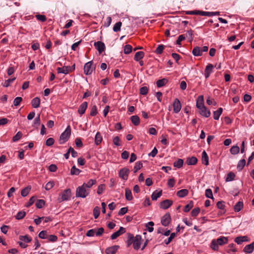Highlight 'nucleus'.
<instances>
[{
    "mask_svg": "<svg viewBox=\"0 0 254 254\" xmlns=\"http://www.w3.org/2000/svg\"><path fill=\"white\" fill-rule=\"evenodd\" d=\"M95 48L98 50L99 54H101L105 49V46L103 42L101 41H97L94 44Z\"/></svg>",
    "mask_w": 254,
    "mask_h": 254,
    "instance_id": "0eeeda50",
    "label": "nucleus"
},
{
    "mask_svg": "<svg viewBox=\"0 0 254 254\" xmlns=\"http://www.w3.org/2000/svg\"><path fill=\"white\" fill-rule=\"evenodd\" d=\"M47 232L46 231L43 230L41 231L39 234V237L41 239H44L47 238Z\"/></svg>",
    "mask_w": 254,
    "mask_h": 254,
    "instance_id": "774afa93",
    "label": "nucleus"
},
{
    "mask_svg": "<svg viewBox=\"0 0 254 254\" xmlns=\"http://www.w3.org/2000/svg\"><path fill=\"white\" fill-rule=\"evenodd\" d=\"M105 189V185L104 184H101L98 187L97 192L99 194H101L103 193L104 190Z\"/></svg>",
    "mask_w": 254,
    "mask_h": 254,
    "instance_id": "69168bd1",
    "label": "nucleus"
},
{
    "mask_svg": "<svg viewBox=\"0 0 254 254\" xmlns=\"http://www.w3.org/2000/svg\"><path fill=\"white\" fill-rule=\"evenodd\" d=\"M192 53L194 56H200L202 55V50H201V48L199 47H195L192 51Z\"/></svg>",
    "mask_w": 254,
    "mask_h": 254,
    "instance_id": "a878e982",
    "label": "nucleus"
},
{
    "mask_svg": "<svg viewBox=\"0 0 254 254\" xmlns=\"http://www.w3.org/2000/svg\"><path fill=\"white\" fill-rule=\"evenodd\" d=\"M90 190L87 189L83 185L78 187L76 190V196L77 197L85 198L89 195Z\"/></svg>",
    "mask_w": 254,
    "mask_h": 254,
    "instance_id": "7ed1b4c3",
    "label": "nucleus"
},
{
    "mask_svg": "<svg viewBox=\"0 0 254 254\" xmlns=\"http://www.w3.org/2000/svg\"><path fill=\"white\" fill-rule=\"evenodd\" d=\"M208 160H209L208 156L206 152H205V151L204 150L202 153V163L207 166L208 165V163H209Z\"/></svg>",
    "mask_w": 254,
    "mask_h": 254,
    "instance_id": "7c9ffc66",
    "label": "nucleus"
},
{
    "mask_svg": "<svg viewBox=\"0 0 254 254\" xmlns=\"http://www.w3.org/2000/svg\"><path fill=\"white\" fill-rule=\"evenodd\" d=\"M148 89L146 86L142 87L139 89L140 94L143 95H145L147 94Z\"/></svg>",
    "mask_w": 254,
    "mask_h": 254,
    "instance_id": "bf43d9fd",
    "label": "nucleus"
},
{
    "mask_svg": "<svg viewBox=\"0 0 254 254\" xmlns=\"http://www.w3.org/2000/svg\"><path fill=\"white\" fill-rule=\"evenodd\" d=\"M144 56V53L142 51L137 52L135 53L134 59L136 61H139Z\"/></svg>",
    "mask_w": 254,
    "mask_h": 254,
    "instance_id": "473e14b6",
    "label": "nucleus"
},
{
    "mask_svg": "<svg viewBox=\"0 0 254 254\" xmlns=\"http://www.w3.org/2000/svg\"><path fill=\"white\" fill-rule=\"evenodd\" d=\"M50 242H55L58 240V237L54 235H50L47 238Z\"/></svg>",
    "mask_w": 254,
    "mask_h": 254,
    "instance_id": "e2e57ef3",
    "label": "nucleus"
},
{
    "mask_svg": "<svg viewBox=\"0 0 254 254\" xmlns=\"http://www.w3.org/2000/svg\"><path fill=\"white\" fill-rule=\"evenodd\" d=\"M175 236H176V234L175 233H172L170 234V236L168 238V239L164 240L165 244L166 245H168L173 240V239L175 238Z\"/></svg>",
    "mask_w": 254,
    "mask_h": 254,
    "instance_id": "864d4df0",
    "label": "nucleus"
},
{
    "mask_svg": "<svg viewBox=\"0 0 254 254\" xmlns=\"http://www.w3.org/2000/svg\"><path fill=\"white\" fill-rule=\"evenodd\" d=\"M218 243L217 242V241H216V240H213L212 241H211V248L214 250V251H217L218 250V249H219V247H218Z\"/></svg>",
    "mask_w": 254,
    "mask_h": 254,
    "instance_id": "4c0bfd02",
    "label": "nucleus"
},
{
    "mask_svg": "<svg viewBox=\"0 0 254 254\" xmlns=\"http://www.w3.org/2000/svg\"><path fill=\"white\" fill-rule=\"evenodd\" d=\"M254 250V242L249 245H246L243 249L244 252L247 254H251L253 252Z\"/></svg>",
    "mask_w": 254,
    "mask_h": 254,
    "instance_id": "4468645a",
    "label": "nucleus"
},
{
    "mask_svg": "<svg viewBox=\"0 0 254 254\" xmlns=\"http://www.w3.org/2000/svg\"><path fill=\"white\" fill-rule=\"evenodd\" d=\"M22 136V133L20 131H18L13 137L12 138V140L14 142L18 141L19 140Z\"/></svg>",
    "mask_w": 254,
    "mask_h": 254,
    "instance_id": "4d7b16f0",
    "label": "nucleus"
},
{
    "mask_svg": "<svg viewBox=\"0 0 254 254\" xmlns=\"http://www.w3.org/2000/svg\"><path fill=\"white\" fill-rule=\"evenodd\" d=\"M235 242L237 244H241L244 242H248L249 240L246 236L237 237L235 239Z\"/></svg>",
    "mask_w": 254,
    "mask_h": 254,
    "instance_id": "dca6fc26",
    "label": "nucleus"
},
{
    "mask_svg": "<svg viewBox=\"0 0 254 254\" xmlns=\"http://www.w3.org/2000/svg\"><path fill=\"white\" fill-rule=\"evenodd\" d=\"M35 17H36L37 19L42 22H45L47 20V18L44 15L37 14L35 15Z\"/></svg>",
    "mask_w": 254,
    "mask_h": 254,
    "instance_id": "680f3d73",
    "label": "nucleus"
},
{
    "mask_svg": "<svg viewBox=\"0 0 254 254\" xmlns=\"http://www.w3.org/2000/svg\"><path fill=\"white\" fill-rule=\"evenodd\" d=\"M141 237L137 235L134 237L133 235L130 233L127 234V247H129L131 244L134 250H138L140 247Z\"/></svg>",
    "mask_w": 254,
    "mask_h": 254,
    "instance_id": "f257e3e1",
    "label": "nucleus"
},
{
    "mask_svg": "<svg viewBox=\"0 0 254 254\" xmlns=\"http://www.w3.org/2000/svg\"><path fill=\"white\" fill-rule=\"evenodd\" d=\"M71 197V190L69 189H67L64 190L63 192H62L58 198V200L59 202H61L62 201L65 200H68L70 199Z\"/></svg>",
    "mask_w": 254,
    "mask_h": 254,
    "instance_id": "20e7f679",
    "label": "nucleus"
},
{
    "mask_svg": "<svg viewBox=\"0 0 254 254\" xmlns=\"http://www.w3.org/2000/svg\"><path fill=\"white\" fill-rule=\"evenodd\" d=\"M173 204V201L170 199H166L162 201L160 203V207L163 209H168Z\"/></svg>",
    "mask_w": 254,
    "mask_h": 254,
    "instance_id": "6e6552de",
    "label": "nucleus"
},
{
    "mask_svg": "<svg viewBox=\"0 0 254 254\" xmlns=\"http://www.w3.org/2000/svg\"><path fill=\"white\" fill-rule=\"evenodd\" d=\"M223 109L222 108H219L217 110L213 112V118L215 120H218L219 119L220 115L222 114Z\"/></svg>",
    "mask_w": 254,
    "mask_h": 254,
    "instance_id": "cd10ccee",
    "label": "nucleus"
},
{
    "mask_svg": "<svg viewBox=\"0 0 254 254\" xmlns=\"http://www.w3.org/2000/svg\"><path fill=\"white\" fill-rule=\"evenodd\" d=\"M205 196L207 198L213 199L212 191L211 189H207L205 190Z\"/></svg>",
    "mask_w": 254,
    "mask_h": 254,
    "instance_id": "13d9d810",
    "label": "nucleus"
},
{
    "mask_svg": "<svg viewBox=\"0 0 254 254\" xmlns=\"http://www.w3.org/2000/svg\"><path fill=\"white\" fill-rule=\"evenodd\" d=\"M15 79H16V78L14 77L13 78H10V79L5 80V81L3 84V86L5 87H7L9 86L10 84L11 83H12L15 80Z\"/></svg>",
    "mask_w": 254,
    "mask_h": 254,
    "instance_id": "8fccbe9b",
    "label": "nucleus"
},
{
    "mask_svg": "<svg viewBox=\"0 0 254 254\" xmlns=\"http://www.w3.org/2000/svg\"><path fill=\"white\" fill-rule=\"evenodd\" d=\"M104 232V229L103 227L99 228L96 229L95 235L96 236H101Z\"/></svg>",
    "mask_w": 254,
    "mask_h": 254,
    "instance_id": "052dcab7",
    "label": "nucleus"
},
{
    "mask_svg": "<svg viewBox=\"0 0 254 254\" xmlns=\"http://www.w3.org/2000/svg\"><path fill=\"white\" fill-rule=\"evenodd\" d=\"M204 106V101H203V96L202 95H200L198 97L197 101H196V107L199 109Z\"/></svg>",
    "mask_w": 254,
    "mask_h": 254,
    "instance_id": "aec40b11",
    "label": "nucleus"
},
{
    "mask_svg": "<svg viewBox=\"0 0 254 254\" xmlns=\"http://www.w3.org/2000/svg\"><path fill=\"white\" fill-rule=\"evenodd\" d=\"M171 221V216L169 213L165 214L161 218V224L164 226H167Z\"/></svg>",
    "mask_w": 254,
    "mask_h": 254,
    "instance_id": "1a4fd4ad",
    "label": "nucleus"
},
{
    "mask_svg": "<svg viewBox=\"0 0 254 254\" xmlns=\"http://www.w3.org/2000/svg\"><path fill=\"white\" fill-rule=\"evenodd\" d=\"M126 232V229L123 227H120L119 230L114 233L111 236V239L112 240H115L122 234H124Z\"/></svg>",
    "mask_w": 254,
    "mask_h": 254,
    "instance_id": "9d476101",
    "label": "nucleus"
},
{
    "mask_svg": "<svg viewBox=\"0 0 254 254\" xmlns=\"http://www.w3.org/2000/svg\"><path fill=\"white\" fill-rule=\"evenodd\" d=\"M103 140L102 136L99 132H97L95 136V144L96 145H99Z\"/></svg>",
    "mask_w": 254,
    "mask_h": 254,
    "instance_id": "393cba45",
    "label": "nucleus"
},
{
    "mask_svg": "<svg viewBox=\"0 0 254 254\" xmlns=\"http://www.w3.org/2000/svg\"><path fill=\"white\" fill-rule=\"evenodd\" d=\"M193 207V202L192 201H190V202L187 204L184 209V211L185 212H189Z\"/></svg>",
    "mask_w": 254,
    "mask_h": 254,
    "instance_id": "3c124183",
    "label": "nucleus"
},
{
    "mask_svg": "<svg viewBox=\"0 0 254 254\" xmlns=\"http://www.w3.org/2000/svg\"><path fill=\"white\" fill-rule=\"evenodd\" d=\"M125 197L127 200H131L133 198L131 191L128 188L125 189Z\"/></svg>",
    "mask_w": 254,
    "mask_h": 254,
    "instance_id": "72a5a7b5",
    "label": "nucleus"
},
{
    "mask_svg": "<svg viewBox=\"0 0 254 254\" xmlns=\"http://www.w3.org/2000/svg\"><path fill=\"white\" fill-rule=\"evenodd\" d=\"M168 82V79L167 78H164L161 79H159L156 82V85L157 87H161L164 85H165Z\"/></svg>",
    "mask_w": 254,
    "mask_h": 254,
    "instance_id": "c756f323",
    "label": "nucleus"
},
{
    "mask_svg": "<svg viewBox=\"0 0 254 254\" xmlns=\"http://www.w3.org/2000/svg\"><path fill=\"white\" fill-rule=\"evenodd\" d=\"M87 103L84 102L80 105L78 110V112L80 115H82L85 113L87 108Z\"/></svg>",
    "mask_w": 254,
    "mask_h": 254,
    "instance_id": "f3484780",
    "label": "nucleus"
},
{
    "mask_svg": "<svg viewBox=\"0 0 254 254\" xmlns=\"http://www.w3.org/2000/svg\"><path fill=\"white\" fill-rule=\"evenodd\" d=\"M132 46L130 45H126L124 47V52L125 54H129L132 51Z\"/></svg>",
    "mask_w": 254,
    "mask_h": 254,
    "instance_id": "37998d69",
    "label": "nucleus"
},
{
    "mask_svg": "<svg viewBox=\"0 0 254 254\" xmlns=\"http://www.w3.org/2000/svg\"><path fill=\"white\" fill-rule=\"evenodd\" d=\"M200 211V209L198 207L194 208L191 212V216L193 217L196 216L199 213Z\"/></svg>",
    "mask_w": 254,
    "mask_h": 254,
    "instance_id": "338daca9",
    "label": "nucleus"
},
{
    "mask_svg": "<svg viewBox=\"0 0 254 254\" xmlns=\"http://www.w3.org/2000/svg\"><path fill=\"white\" fill-rule=\"evenodd\" d=\"M93 212V215H94V218L95 219H97L100 215V208L98 206H96L94 208Z\"/></svg>",
    "mask_w": 254,
    "mask_h": 254,
    "instance_id": "09e8293b",
    "label": "nucleus"
},
{
    "mask_svg": "<svg viewBox=\"0 0 254 254\" xmlns=\"http://www.w3.org/2000/svg\"><path fill=\"white\" fill-rule=\"evenodd\" d=\"M213 68V66L212 64H209L206 67L204 71V76L206 78H207L210 73L212 72V69Z\"/></svg>",
    "mask_w": 254,
    "mask_h": 254,
    "instance_id": "2eb2a0df",
    "label": "nucleus"
},
{
    "mask_svg": "<svg viewBox=\"0 0 254 254\" xmlns=\"http://www.w3.org/2000/svg\"><path fill=\"white\" fill-rule=\"evenodd\" d=\"M31 188L29 187H26L22 189L21 191V194L22 196H26L30 192Z\"/></svg>",
    "mask_w": 254,
    "mask_h": 254,
    "instance_id": "a18cd8bd",
    "label": "nucleus"
},
{
    "mask_svg": "<svg viewBox=\"0 0 254 254\" xmlns=\"http://www.w3.org/2000/svg\"><path fill=\"white\" fill-rule=\"evenodd\" d=\"M19 239L21 241H24L25 243H29V242H31L32 240V238L28 237L27 235L20 236Z\"/></svg>",
    "mask_w": 254,
    "mask_h": 254,
    "instance_id": "de8ad7c7",
    "label": "nucleus"
},
{
    "mask_svg": "<svg viewBox=\"0 0 254 254\" xmlns=\"http://www.w3.org/2000/svg\"><path fill=\"white\" fill-rule=\"evenodd\" d=\"M45 204V201L43 199H38L36 202V206L38 208H42Z\"/></svg>",
    "mask_w": 254,
    "mask_h": 254,
    "instance_id": "c03bdc74",
    "label": "nucleus"
},
{
    "mask_svg": "<svg viewBox=\"0 0 254 254\" xmlns=\"http://www.w3.org/2000/svg\"><path fill=\"white\" fill-rule=\"evenodd\" d=\"M216 241H217L219 245L223 246L228 243V239L227 237L221 236L219 238H218Z\"/></svg>",
    "mask_w": 254,
    "mask_h": 254,
    "instance_id": "a211bd4d",
    "label": "nucleus"
},
{
    "mask_svg": "<svg viewBox=\"0 0 254 254\" xmlns=\"http://www.w3.org/2000/svg\"><path fill=\"white\" fill-rule=\"evenodd\" d=\"M57 71L59 73L68 74L72 71L71 68L69 66H64L62 67H58Z\"/></svg>",
    "mask_w": 254,
    "mask_h": 254,
    "instance_id": "9b49d317",
    "label": "nucleus"
},
{
    "mask_svg": "<svg viewBox=\"0 0 254 254\" xmlns=\"http://www.w3.org/2000/svg\"><path fill=\"white\" fill-rule=\"evenodd\" d=\"M96 182V180L90 179L87 183H83L82 185L87 189L90 190V189L95 185Z\"/></svg>",
    "mask_w": 254,
    "mask_h": 254,
    "instance_id": "4be33fe9",
    "label": "nucleus"
},
{
    "mask_svg": "<svg viewBox=\"0 0 254 254\" xmlns=\"http://www.w3.org/2000/svg\"><path fill=\"white\" fill-rule=\"evenodd\" d=\"M122 25L121 21L117 22L113 27V31L115 32L120 31Z\"/></svg>",
    "mask_w": 254,
    "mask_h": 254,
    "instance_id": "a19ab883",
    "label": "nucleus"
},
{
    "mask_svg": "<svg viewBox=\"0 0 254 254\" xmlns=\"http://www.w3.org/2000/svg\"><path fill=\"white\" fill-rule=\"evenodd\" d=\"M185 37L188 38L190 39L189 41L191 42L193 40V31L192 30L188 31Z\"/></svg>",
    "mask_w": 254,
    "mask_h": 254,
    "instance_id": "603ef678",
    "label": "nucleus"
},
{
    "mask_svg": "<svg viewBox=\"0 0 254 254\" xmlns=\"http://www.w3.org/2000/svg\"><path fill=\"white\" fill-rule=\"evenodd\" d=\"M119 249V246H118V245L113 246L112 247L107 248L105 250V253L106 254H115Z\"/></svg>",
    "mask_w": 254,
    "mask_h": 254,
    "instance_id": "ddd939ff",
    "label": "nucleus"
},
{
    "mask_svg": "<svg viewBox=\"0 0 254 254\" xmlns=\"http://www.w3.org/2000/svg\"><path fill=\"white\" fill-rule=\"evenodd\" d=\"M162 193V190H160L159 191L155 190L154 191L152 195L151 198L153 200H156L159 197H160Z\"/></svg>",
    "mask_w": 254,
    "mask_h": 254,
    "instance_id": "b1692460",
    "label": "nucleus"
},
{
    "mask_svg": "<svg viewBox=\"0 0 254 254\" xmlns=\"http://www.w3.org/2000/svg\"><path fill=\"white\" fill-rule=\"evenodd\" d=\"M81 172V170L76 168L75 166H73L70 170V174L72 175H78Z\"/></svg>",
    "mask_w": 254,
    "mask_h": 254,
    "instance_id": "49530a36",
    "label": "nucleus"
},
{
    "mask_svg": "<svg viewBox=\"0 0 254 254\" xmlns=\"http://www.w3.org/2000/svg\"><path fill=\"white\" fill-rule=\"evenodd\" d=\"M132 123L135 126H138L140 123V119L138 116L134 115L130 117Z\"/></svg>",
    "mask_w": 254,
    "mask_h": 254,
    "instance_id": "2f4dec72",
    "label": "nucleus"
},
{
    "mask_svg": "<svg viewBox=\"0 0 254 254\" xmlns=\"http://www.w3.org/2000/svg\"><path fill=\"white\" fill-rule=\"evenodd\" d=\"M240 151V148L237 145L233 146L230 149V152L233 155L237 154Z\"/></svg>",
    "mask_w": 254,
    "mask_h": 254,
    "instance_id": "e433bc0d",
    "label": "nucleus"
},
{
    "mask_svg": "<svg viewBox=\"0 0 254 254\" xmlns=\"http://www.w3.org/2000/svg\"><path fill=\"white\" fill-rule=\"evenodd\" d=\"M95 69V65L93 64L92 61L86 63L84 66V72L86 75H90L93 70Z\"/></svg>",
    "mask_w": 254,
    "mask_h": 254,
    "instance_id": "39448f33",
    "label": "nucleus"
},
{
    "mask_svg": "<svg viewBox=\"0 0 254 254\" xmlns=\"http://www.w3.org/2000/svg\"><path fill=\"white\" fill-rule=\"evenodd\" d=\"M41 100L39 97H35L32 100L31 105L34 108H37L40 106Z\"/></svg>",
    "mask_w": 254,
    "mask_h": 254,
    "instance_id": "412c9836",
    "label": "nucleus"
},
{
    "mask_svg": "<svg viewBox=\"0 0 254 254\" xmlns=\"http://www.w3.org/2000/svg\"><path fill=\"white\" fill-rule=\"evenodd\" d=\"M243 207V202L242 201H238L234 206V210L235 212H239Z\"/></svg>",
    "mask_w": 254,
    "mask_h": 254,
    "instance_id": "f704fd0d",
    "label": "nucleus"
},
{
    "mask_svg": "<svg viewBox=\"0 0 254 254\" xmlns=\"http://www.w3.org/2000/svg\"><path fill=\"white\" fill-rule=\"evenodd\" d=\"M71 134V128L70 126H68L65 130L61 134L59 143L60 144H64L69 139Z\"/></svg>",
    "mask_w": 254,
    "mask_h": 254,
    "instance_id": "f03ea898",
    "label": "nucleus"
},
{
    "mask_svg": "<svg viewBox=\"0 0 254 254\" xmlns=\"http://www.w3.org/2000/svg\"><path fill=\"white\" fill-rule=\"evenodd\" d=\"M184 163V161L182 159H178L176 161L174 162L173 165L175 167L181 168L182 167Z\"/></svg>",
    "mask_w": 254,
    "mask_h": 254,
    "instance_id": "c9c22d12",
    "label": "nucleus"
},
{
    "mask_svg": "<svg viewBox=\"0 0 254 254\" xmlns=\"http://www.w3.org/2000/svg\"><path fill=\"white\" fill-rule=\"evenodd\" d=\"M164 49V46L163 45H159L155 50V53L157 54H161L162 53Z\"/></svg>",
    "mask_w": 254,
    "mask_h": 254,
    "instance_id": "0e129e2a",
    "label": "nucleus"
},
{
    "mask_svg": "<svg viewBox=\"0 0 254 254\" xmlns=\"http://www.w3.org/2000/svg\"><path fill=\"white\" fill-rule=\"evenodd\" d=\"M189 193V190L187 189H182L177 191V195L181 198L187 196Z\"/></svg>",
    "mask_w": 254,
    "mask_h": 254,
    "instance_id": "5701e85b",
    "label": "nucleus"
},
{
    "mask_svg": "<svg viewBox=\"0 0 254 254\" xmlns=\"http://www.w3.org/2000/svg\"><path fill=\"white\" fill-rule=\"evenodd\" d=\"M26 215V212L24 211H19L16 215L15 216V219L17 220H20L24 217Z\"/></svg>",
    "mask_w": 254,
    "mask_h": 254,
    "instance_id": "ea45409f",
    "label": "nucleus"
},
{
    "mask_svg": "<svg viewBox=\"0 0 254 254\" xmlns=\"http://www.w3.org/2000/svg\"><path fill=\"white\" fill-rule=\"evenodd\" d=\"M173 110L175 113H178L181 109L180 101L178 99H175L173 102Z\"/></svg>",
    "mask_w": 254,
    "mask_h": 254,
    "instance_id": "f8f14e48",
    "label": "nucleus"
},
{
    "mask_svg": "<svg viewBox=\"0 0 254 254\" xmlns=\"http://www.w3.org/2000/svg\"><path fill=\"white\" fill-rule=\"evenodd\" d=\"M246 165V160L244 159H243L241 160H240L237 164V170L240 172L242 170V169L244 168V166Z\"/></svg>",
    "mask_w": 254,
    "mask_h": 254,
    "instance_id": "c85d7f7f",
    "label": "nucleus"
},
{
    "mask_svg": "<svg viewBox=\"0 0 254 254\" xmlns=\"http://www.w3.org/2000/svg\"><path fill=\"white\" fill-rule=\"evenodd\" d=\"M154 225V223L152 221H150L148 222V223L146 224V226L147 227V229L148 231L149 232H152L154 228L152 227V226Z\"/></svg>",
    "mask_w": 254,
    "mask_h": 254,
    "instance_id": "6e6d98bb",
    "label": "nucleus"
},
{
    "mask_svg": "<svg viewBox=\"0 0 254 254\" xmlns=\"http://www.w3.org/2000/svg\"><path fill=\"white\" fill-rule=\"evenodd\" d=\"M187 163L189 165H194L197 162V159L195 157H191L188 158L186 161Z\"/></svg>",
    "mask_w": 254,
    "mask_h": 254,
    "instance_id": "bb28decb",
    "label": "nucleus"
},
{
    "mask_svg": "<svg viewBox=\"0 0 254 254\" xmlns=\"http://www.w3.org/2000/svg\"><path fill=\"white\" fill-rule=\"evenodd\" d=\"M199 113L200 115L205 117H208L210 115V112L207 110L205 106L199 109Z\"/></svg>",
    "mask_w": 254,
    "mask_h": 254,
    "instance_id": "6ab92c4d",
    "label": "nucleus"
},
{
    "mask_svg": "<svg viewBox=\"0 0 254 254\" xmlns=\"http://www.w3.org/2000/svg\"><path fill=\"white\" fill-rule=\"evenodd\" d=\"M235 178V175L234 173L231 172L227 174L226 178V182H230L234 180Z\"/></svg>",
    "mask_w": 254,
    "mask_h": 254,
    "instance_id": "79ce46f5",
    "label": "nucleus"
},
{
    "mask_svg": "<svg viewBox=\"0 0 254 254\" xmlns=\"http://www.w3.org/2000/svg\"><path fill=\"white\" fill-rule=\"evenodd\" d=\"M54 185L55 183L54 181H50L46 184L45 187V189L46 190H51L54 186Z\"/></svg>",
    "mask_w": 254,
    "mask_h": 254,
    "instance_id": "5fc2aeb1",
    "label": "nucleus"
},
{
    "mask_svg": "<svg viewBox=\"0 0 254 254\" xmlns=\"http://www.w3.org/2000/svg\"><path fill=\"white\" fill-rule=\"evenodd\" d=\"M129 173V170L127 168H123L121 169L119 172V177L124 180H127L128 174Z\"/></svg>",
    "mask_w": 254,
    "mask_h": 254,
    "instance_id": "423d86ee",
    "label": "nucleus"
},
{
    "mask_svg": "<svg viewBox=\"0 0 254 254\" xmlns=\"http://www.w3.org/2000/svg\"><path fill=\"white\" fill-rule=\"evenodd\" d=\"M143 166L142 163L141 162L139 161L135 163V165L133 168V172L136 173L138 170H140Z\"/></svg>",
    "mask_w": 254,
    "mask_h": 254,
    "instance_id": "58836bf2",
    "label": "nucleus"
}]
</instances>
